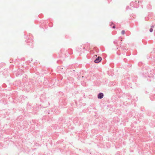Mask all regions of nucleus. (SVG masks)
<instances>
[{"mask_svg": "<svg viewBox=\"0 0 155 155\" xmlns=\"http://www.w3.org/2000/svg\"><path fill=\"white\" fill-rule=\"evenodd\" d=\"M125 33V31L124 30H123L121 31V34L123 35H124Z\"/></svg>", "mask_w": 155, "mask_h": 155, "instance_id": "7ed1b4c3", "label": "nucleus"}, {"mask_svg": "<svg viewBox=\"0 0 155 155\" xmlns=\"http://www.w3.org/2000/svg\"><path fill=\"white\" fill-rule=\"evenodd\" d=\"M101 59H102V58H101V57H98L95 60L94 62L96 63H98L101 61Z\"/></svg>", "mask_w": 155, "mask_h": 155, "instance_id": "f257e3e1", "label": "nucleus"}, {"mask_svg": "<svg viewBox=\"0 0 155 155\" xmlns=\"http://www.w3.org/2000/svg\"><path fill=\"white\" fill-rule=\"evenodd\" d=\"M104 96L103 94L102 93H99L98 96V98L99 99H101Z\"/></svg>", "mask_w": 155, "mask_h": 155, "instance_id": "f03ea898", "label": "nucleus"}, {"mask_svg": "<svg viewBox=\"0 0 155 155\" xmlns=\"http://www.w3.org/2000/svg\"><path fill=\"white\" fill-rule=\"evenodd\" d=\"M153 31V29H152V28H151L150 29V32H152Z\"/></svg>", "mask_w": 155, "mask_h": 155, "instance_id": "20e7f679", "label": "nucleus"}, {"mask_svg": "<svg viewBox=\"0 0 155 155\" xmlns=\"http://www.w3.org/2000/svg\"><path fill=\"white\" fill-rule=\"evenodd\" d=\"M113 28H115V26H113Z\"/></svg>", "mask_w": 155, "mask_h": 155, "instance_id": "39448f33", "label": "nucleus"}]
</instances>
